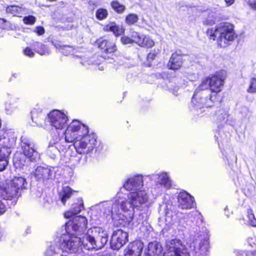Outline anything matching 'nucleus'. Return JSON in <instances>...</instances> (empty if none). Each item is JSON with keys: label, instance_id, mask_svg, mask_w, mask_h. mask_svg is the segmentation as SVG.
Returning <instances> with one entry per match:
<instances>
[{"label": "nucleus", "instance_id": "obj_64", "mask_svg": "<svg viewBox=\"0 0 256 256\" xmlns=\"http://www.w3.org/2000/svg\"><path fill=\"white\" fill-rule=\"evenodd\" d=\"M100 70H103V68H102V67L100 66V67H99L98 68Z\"/></svg>", "mask_w": 256, "mask_h": 256}, {"label": "nucleus", "instance_id": "obj_49", "mask_svg": "<svg viewBox=\"0 0 256 256\" xmlns=\"http://www.w3.org/2000/svg\"><path fill=\"white\" fill-rule=\"evenodd\" d=\"M6 210V206L1 200H0V216L4 214Z\"/></svg>", "mask_w": 256, "mask_h": 256}, {"label": "nucleus", "instance_id": "obj_41", "mask_svg": "<svg viewBox=\"0 0 256 256\" xmlns=\"http://www.w3.org/2000/svg\"><path fill=\"white\" fill-rule=\"evenodd\" d=\"M248 217L250 224L253 226H256V219L251 210L248 211Z\"/></svg>", "mask_w": 256, "mask_h": 256}, {"label": "nucleus", "instance_id": "obj_40", "mask_svg": "<svg viewBox=\"0 0 256 256\" xmlns=\"http://www.w3.org/2000/svg\"><path fill=\"white\" fill-rule=\"evenodd\" d=\"M248 92H256V78H253L250 79V86L247 90Z\"/></svg>", "mask_w": 256, "mask_h": 256}, {"label": "nucleus", "instance_id": "obj_6", "mask_svg": "<svg viewBox=\"0 0 256 256\" xmlns=\"http://www.w3.org/2000/svg\"><path fill=\"white\" fill-rule=\"evenodd\" d=\"M190 230V236H193L190 248L194 251V256H208L209 237L206 228L196 225L193 226Z\"/></svg>", "mask_w": 256, "mask_h": 256}, {"label": "nucleus", "instance_id": "obj_37", "mask_svg": "<svg viewBox=\"0 0 256 256\" xmlns=\"http://www.w3.org/2000/svg\"><path fill=\"white\" fill-rule=\"evenodd\" d=\"M138 19V16L136 14L131 13L126 16L125 22L128 25H132L135 24Z\"/></svg>", "mask_w": 256, "mask_h": 256}, {"label": "nucleus", "instance_id": "obj_61", "mask_svg": "<svg viewBox=\"0 0 256 256\" xmlns=\"http://www.w3.org/2000/svg\"><path fill=\"white\" fill-rule=\"evenodd\" d=\"M225 157H226V159L227 160L228 162H229L230 160H229L228 158H227L226 156H225Z\"/></svg>", "mask_w": 256, "mask_h": 256}, {"label": "nucleus", "instance_id": "obj_14", "mask_svg": "<svg viewBox=\"0 0 256 256\" xmlns=\"http://www.w3.org/2000/svg\"><path fill=\"white\" fill-rule=\"evenodd\" d=\"M144 186V176L142 174H135L127 178L123 184V188L132 192L139 190Z\"/></svg>", "mask_w": 256, "mask_h": 256}, {"label": "nucleus", "instance_id": "obj_50", "mask_svg": "<svg viewBox=\"0 0 256 256\" xmlns=\"http://www.w3.org/2000/svg\"><path fill=\"white\" fill-rule=\"evenodd\" d=\"M6 130L2 128V120L0 119V140L4 138Z\"/></svg>", "mask_w": 256, "mask_h": 256}, {"label": "nucleus", "instance_id": "obj_48", "mask_svg": "<svg viewBox=\"0 0 256 256\" xmlns=\"http://www.w3.org/2000/svg\"><path fill=\"white\" fill-rule=\"evenodd\" d=\"M34 32H36L38 35L41 36L44 34L45 30L42 26H39L36 27Z\"/></svg>", "mask_w": 256, "mask_h": 256}, {"label": "nucleus", "instance_id": "obj_36", "mask_svg": "<svg viewBox=\"0 0 256 256\" xmlns=\"http://www.w3.org/2000/svg\"><path fill=\"white\" fill-rule=\"evenodd\" d=\"M110 6L112 9L118 14H122L126 10V6L116 0L112 1L110 4Z\"/></svg>", "mask_w": 256, "mask_h": 256}, {"label": "nucleus", "instance_id": "obj_44", "mask_svg": "<svg viewBox=\"0 0 256 256\" xmlns=\"http://www.w3.org/2000/svg\"><path fill=\"white\" fill-rule=\"evenodd\" d=\"M121 42L124 44H132V41L130 36H123L121 38Z\"/></svg>", "mask_w": 256, "mask_h": 256}, {"label": "nucleus", "instance_id": "obj_1", "mask_svg": "<svg viewBox=\"0 0 256 256\" xmlns=\"http://www.w3.org/2000/svg\"><path fill=\"white\" fill-rule=\"evenodd\" d=\"M50 124L58 130H62L67 126L63 135L64 142L73 143L78 155L72 156L71 160L84 164L90 154L99 152L103 149V145L98 140L94 132H89L87 126L77 120H73L68 124V118L64 112L54 110L48 114Z\"/></svg>", "mask_w": 256, "mask_h": 256}, {"label": "nucleus", "instance_id": "obj_27", "mask_svg": "<svg viewBox=\"0 0 256 256\" xmlns=\"http://www.w3.org/2000/svg\"><path fill=\"white\" fill-rule=\"evenodd\" d=\"M44 256H68L64 254L62 250L56 245H50L44 252Z\"/></svg>", "mask_w": 256, "mask_h": 256}, {"label": "nucleus", "instance_id": "obj_62", "mask_svg": "<svg viewBox=\"0 0 256 256\" xmlns=\"http://www.w3.org/2000/svg\"><path fill=\"white\" fill-rule=\"evenodd\" d=\"M81 64H82V65H84V66H86V64H85V63H84V62H81Z\"/></svg>", "mask_w": 256, "mask_h": 256}, {"label": "nucleus", "instance_id": "obj_42", "mask_svg": "<svg viewBox=\"0 0 256 256\" xmlns=\"http://www.w3.org/2000/svg\"><path fill=\"white\" fill-rule=\"evenodd\" d=\"M36 21V18L33 16H28L23 18V22L26 24H34Z\"/></svg>", "mask_w": 256, "mask_h": 256}, {"label": "nucleus", "instance_id": "obj_38", "mask_svg": "<svg viewBox=\"0 0 256 256\" xmlns=\"http://www.w3.org/2000/svg\"><path fill=\"white\" fill-rule=\"evenodd\" d=\"M108 16V12L104 8L98 9L96 13V16L98 20H103L106 19Z\"/></svg>", "mask_w": 256, "mask_h": 256}, {"label": "nucleus", "instance_id": "obj_53", "mask_svg": "<svg viewBox=\"0 0 256 256\" xmlns=\"http://www.w3.org/2000/svg\"><path fill=\"white\" fill-rule=\"evenodd\" d=\"M241 112L244 117H247L249 116L250 114V111L248 109L246 108H242Z\"/></svg>", "mask_w": 256, "mask_h": 256}, {"label": "nucleus", "instance_id": "obj_19", "mask_svg": "<svg viewBox=\"0 0 256 256\" xmlns=\"http://www.w3.org/2000/svg\"><path fill=\"white\" fill-rule=\"evenodd\" d=\"M144 244L140 240L134 241L128 244L124 251V256H140Z\"/></svg>", "mask_w": 256, "mask_h": 256}, {"label": "nucleus", "instance_id": "obj_59", "mask_svg": "<svg viewBox=\"0 0 256 256\" xmlns=\"http://www.w3.org/2000/svg\"><path fill=\"white\" fill-rule=\"evenodd\" d=\"M6 22V20L2 18V19H0V23H4V22Z\"/></svg>", "mask_w": 256, "mask_h": 256}, {"label": "nucleus", "instance_id": "obj_17", "mask_svg": "<svg viewBox=\"0 0 256 256\" xmlns=\"http://www.w3.org/2000/svg\"><path fill=\"white\" fill-rule=\"evenodd\" d=\"M178 206L182 209H190L194 206V198L186 191L180 192L178 196Z\"/></svg>", "mask_w": 256, "mask_h": 256}, {"label": "nucleus", "instance_id": "obj_55", "mask_svg": "<svg viewBox=\"0 0 256 256\" xmlns=\"http://www.w3.org/2000/svg\"><path fill=\"white\" fill-rule=\"evenodd\" d=\"M235 0H224V2L227 6H230L232 4Z\"/></svg>", "mask_w": 256, "mask_h": 256}, {"label": "nucleus", "instance_id": "obj_63", "mask_svg": "<svg viewBox=\"0 0 256 256\" xmlns=\"http://www.w3.org/2000/svg\"><path fill=\"white\" fill-rule=\"evenodd\" d=\"M228 206H226L225 208H224V210L226 211V210H228Z\"/></svg>", "mask_w": 256, "mask_h": 256}, {"label": "nucleus", "instance_id": "obj_16", "mask_svg": "<svg viewBox=\"0 0 256 256\" xmlns=\"http://www.w3.org/2000/svg\"><path fill=\"white\" fill-rule=\"evenodd\" d=\"M128 234L118 229L114 230L110 241L111 248L113 250H118L128 240Z\"/></svg>", "mask_w": 256, "mask_h": 256}, {"label": "nucleus", "instance_id": "obj_57", "mask_svg": "<svg viewBox=\"0 0 256 256\" xmlns=\"http://www.w3.org/2000/svg\"><path fill=\"white\" fill-rule=\"evenodd\" d=\"M206 24H210V25H212L213 24H214V22L212 20V22H208V20H206Z\"/></svg>", "mask_w": 256, "mask_h": 256}, {"label": "nucleus", "instance_id": "obj_24", "mask_svg": "<svg viewBox=\"0 0 256 256\" xmlns=\"http://www.w3.org/2000/svg\"><path fill=\"white\" fill-rule=\"evenodd\" d=\"M182 56L176 53L172 54L168 64L169 69L177 70L182 66Z\"/></svg>", "mask_w": 256, "mask_h": 256}, {"label": "nucleus", "instance_id": "obj_29", "mask_svg": "<svg viewBox=\"0 0 256 256\" xmlns=\"http://www.w3.org/2000/svg\"><path fill=\"white\" fill-rule=\"evenodd\" d=\"M154 44V42L148 36L142 34L138 46L141 47L152 48Z\"/></svg>", "mask_w": 256, "mask_h": 256}, {"label": "nucleus", "instance_id": "obj_46", "mask_svg": "<svg viewBox=\"0 0 256 256\" xmlns=\"http://www.w3.org/2000/svg\"><path fill=\"white\" fill-rule=\"evenodd\" d=\"M40 197H42L43 198V204L44 206L45 207H47L48 204H50V203L52 202L51 198H47L44 194H40Z\"/></svg>", "mask_w": 256, "mask_h": 256}, {"label": "nucleus", "instance_id": "obj_30", "mask_svg": "<svg viewBox=\"0 0 256 256\" xmlns=\"http://www.w3.org/2000/svg\"><path fill=\"white\" fill-rule=\"evenodd\" d=\"M72 190L70 187H63L62 192L60 194V198L64 204H65L67 200L72 196Z\"/></svg>", "mask_w": 256, "mask_h": 256}, {"label": "nucleus", "instance_id": "obj_43", "mask_svg": "<svg viewBox=\"0 0 256 256\" xmlns=\"http://www.w3.org/2000/svg\"><path fill=\"white\" fill-rule=\"evenodd\" d=\"M16 138H11L8 140V144L2 145V147L6 148L11 150V148H12L16 144Z\"/></svg>", "mask_w": 256, "mask_h": 256}, {"label": "nucleus", "instance_id": "obj_5", "mask_svg": "<svg viewBox=\"0 0 256 256\" xmlns=\"http://www.w3.org/2000/svg\"><path fill=\"white\" fill-rule=\"evenodd\" d=\"M206 34L210 39L216 40L218 44L221 47L226 46L236 37L233 25L229 23H221L216 26L214 29L208 28Z\"/></svg>", "mask_w": 256, "mask_h": 256}, {"label": "nucleus", "instance_id": "obj_11", "mask_svg": "<svg viewBox=\"0 0 256 256\" xmlns=\"http://www.w3.org/2000/svg\"><path fill=\"white\" fill-rule=\"evenodd\" d=\"M149 180L154 182L153 188L158 194L162 193L164 189L169 190L172 186L169 174L165 172H160L147 176Z\"/></svg>", "mask_w": 256, "mask_h": 256}, {"label": "nucleus", "instance_id": "obj_39", "mask_svg": "<svg viewBox=\"0 0 256 256\" xmlns=\"http://www.w3.org/2000/svg\"><path fill=\"white\" fill-rule=\"evenodd\" d=\"M130 36L131 38L132 42L136 43L138 45L142 34L135 32L132 29H130Z\"/></svg>", "mask_w": 256, "mask_h": 256}, {"label": "nucleus", "instance_id": "obj_33", "mask_svg": "<svg viewBox=\"0 0 256 256\" xmlns=\"http://www.w3.org/2000/svg\"><path fill=\"white\" fill-rule=\"evenodd\" d=\"M178 214H175L171 211H168L166 214V222L167 224L172 225L177 222L176 215Z\"/></svg>", "mask_w": 256, "mask_h": 256}, {"label": "nucleus", "instance_id": "obj_56", "mask_svg": "<svg viewBox=\"0 0 256 256\" xmlns=\"http://www.w3.org/2000/svg\"><path fill=\"white\" fill-rule=\"evenodd\" d=\"M4 229L0 226V240L2 238V236L4 235Z\"/></svg>", "mask_w": 256, "mask_h": 256}, {"label": "nucleus", "instance_id": "obj_25", "mask_svg": "<svg viewBox=\"0 0 256 256\" xmlns=\"http://www.w3.org/2000/svg\"><path fill=\"white\" fill-rule=\"evenodd\" d=\"M84 209V204L82 200L80 198L78 200L77 203L74 204L70 209L64 213V216L66 218L76 216V215L80 213Z\"/></svg>", "mask_w": 256, "mask_h": 256}, {"label": "nucleus", "instance_id": "obj_8", "mask_svg": "<svg viewBox=\"0 0 256 256\" xmlns=\"http://www.w3.org/2000/svg\"><path fill=\"white\" fill-rule=\"evenodd\" d=\"M27 186L26 180L22 177H14L8 182L6 186L0 188V194L4 199L13 200L15 204L18 196L20 195V190L25 189Z\"/></svg>", "mask_w": 256, "mask_h": 256}, {"label": "nucleus", "instance_id": "obj_45", "mask_svg": "<svg viewBox=\"0 0 256 256\" xmlns=\"http://www.w3.org/2000/svg\"><path fill=\"white\" fill-rule=\"evenodd\" d=\"M24 55L30 57L32 58L34 56V52L28 47L26 48L23 51Z\"/></svg>", "mask_w": 256, "mask_h": 256}, {"label": "nucleus", "instance_id": "obj_15", "mask_svg": "<svg viewBox=\"0 0 256 256\" xmlns=\"http://www.w3.org/2000/svg\"><path fill=\"white\" fill-rule=\"evenodd\" d=\"M55 170L54 168L48 166H38L34 172V176L38 181L44 182L49 180H52L54 176Z\"/></svg>", "mask_w": 256, "mask_h": 256}, {"label": "nucleus", "instance_id": "obj_13", "mask_svg": "<svg viewBox=\"0 0 256 256\" xmlns=\"http://www.w3.org/2000/svg\"><path fill=\"white\" fill-rule=\"evenodd\" d=\"M164 256H190L186 246L178 239L166 242Z\"/></svg>", "mask_w": 256, "mask_h": 256}, {"label": "nucleus", "instance_id": "obj_23", "mask_svg": "<svg viewBox=\"0 0 256 256\" xmlns=\"http://www.w3.org/2000/svg\"><path fill=\"white\" fill-rule=\"evenodd\" d=\"M11 153L8 148L0 144V172L4 170L8 163V156Z\"/></svg>", "mask_w": 256, "mask_h": 256}, {"label": "nucleus", "instance_id": "obj_2", "mask_svg": "<svg viewBox=\"0 0 256 256\" xmlns=\"http://www.w3.org/2000/svg\"><path fill=\"white\" fill-rule=\"evenodd\" d=\"M149 204V194L145 190L130 192L127 199L120 202L106 201L99 204L106 215H112L116 224L126 226L133 220L134 209L140 210Z\"/></svg>", "mask_w": 256, "mask_h": 256}, {"label": "nucleus", "instance_id": "obj_20", "mask_svg": "<svg viewBox=\"0 0 256 256\" xmlns=\"http://www.w3.org/2000/svg\"><path fill=\"white\" fill-rule=\"evenodd\" d=\"M67 146L62 144L58 142H50L46 150V154L50 158L54 159L60 152L66 150Z\"/></svg>", "mask_w": 256, "mask_h": 256}, {"label": "nucleus", "instance_id": "obj_26", "mask_svg": "<svg viewBox=\"0 0 256 256\" xmlns=\"http://www.w3.org/2000/svg\"><path fill=\"white\" fill-rule=\"evenodd\" d=\"M105 32H112L114 34L118 36L124 33V29L122 26L117 25L115 22H110L104 28Z\"/></svg>", "mask_w": 256, "mask_h": 256}, {"label": "nucleus", "instance_id": "obj_18", "mask_svg": "<svg viewBox=\"0 0 256 256\" xmlns=\"http://www.w3.org/2000/svg\"><path fill=\"white\" fill-rule=\"evenodd\" d=\"M96 43L98 48L104 52L111 54L116 50V43L112 40L101 38L97 40Z\"/></svg>", "mask_w": 256, "mask_h": 256}, {"label": "nucleus", "instance_id": "obj_28", "mask_svg": "<svg viewBox=\"0 0 256 256\" xmlns=\"http://www.w3.org/2000/svg\"><path fill=\"white\" fill-rule=\"evenodd\" d=\"M34 50L40 55L43 56L50 54V50L45 44L40 42H35L32 44Z\"/></svg>", "mask_w": 256, "mask_h": 256}, {"label": "nucleus", "instance_id": "obj_60", "mask_svg": "<svg viewBox=\"0 0 256 256\" xmlns=\"http://www.w3.org/2000/svg\"><path fill=\"white\" fill-rule=\"evenodd\" d=\"M249 240H252V238H248V242H249Z\"/></svg>", "mask_w": 256, "mask_h": 256}, {"label": "nucleus", "instance_id": "obj_4", "mask_svg": "<svg viewBox=\"0 0 256 256\" xmlns=\"http://www.w3.org/2000/svg\"><path fill=\"white\" fill-rule=\"evenodd\" d=\"M108 236L101 227L95 226L88 230L82 236L83 247L88 250H98L104 247L108 242Z\"/></svg>", "mask_w": 256, "mask_h": 256}, {"label": "nucleus", "instance_id": "obj_51", "mask_svg": "<svg viewBox=\"0 0 256 256\" xmlns=\"http://www.w3.org/2000/svg\"><path fill=\"white\" fill-rule=\"evenodd\" d=\"M156 56V52H152L148 54L147 58L148 60H152L155 58Z\"/></svg>", "mask_w": 256, "mask_h": 256}, {"label": "nucleus", "instance_id": "obj_47", "mask_svg": "<svg viewBox=\"0 0 256 256\" xmlns=\"http://www.w3.org/2000/svg\"><path fill=\"white\" fill-rule=\"evenodd\" d=\"M251 8L256 10V0H245Z\"/></svg>", "mask_w": 256, "mask_h": 256}, {"label": "nucleus", "instance_id": "obj_10", "mask_svg": "<svg viewBox=\"0 0 256 256\" xmlns=\"http://www.w3.org/2000/svg\"><path fill=\"white\" fill-rule=\"evenodd\" d=\"M226 74L224 70H220L205 78L200 84V88L208 89L211 92L216 95L222 91Z\"/></svg>", "mask_w": 256, "mask_h": 256}, {"label": "nucleus", "instance_id": "obj_22", "mask_svg": "<svg viewBox=\"0 0 256 256\" xmlns=\"http://www.w3.org/2000/svg\"><path fill=\"white\" fill-rule=\"evenodd\" d=\"M162 246L158 242H150L145 250L144 256H158L162 253Z\"/></svg>", "mask_w": 256, "mask_h": 256}, {"label": "nucleus", "instance_id": "obj_31", "mask_svg": "<svg viewBox=\"0 0 256 256\" xmlns=\"http://www.w3.org/2000/svg\"><path fill=\"white\" fill-rule=\"evenodd\" d=\"M53 44L56 48L58 49L64 55L68 56L73 54L74 53V49L72 47L70 46H62L60 44H54L52 42Z\"/></svg>", "mask_w": 256, "mask_h": 256}, {"label": "nucleus", "instance_id": "obj_34", "mask_svg": "<svg viewBox=\"0 0 256 256\" xmlns=\"http://www.w3.org/2000/svg\"><path fill=\"white\" fill-rule=\"evenodd\" d=\"M8 13L12 14L14 16H19V14H22L23 10L22 8L16 6H8L6 9Z\"/></svg>", "mask_w": 256, "mask_h": 256}, {"label": "nucleus", "instance_id": "obj_52", "mask_svg": "<svg viewBox=\"0 0 256 256\" xmlns=\"http://www.w3.org/2000/svg\"><path fill=\"white\" fill-rule=\"evenodd\" d=\"M236 256H252V254L244 251H238Z\"/></svg>", "mask_w": 256, "mask_h": 256}, {"label": "nucleus", "instance_id": "obj_35", "mask_svg": "<svg viewBox=\"0 0 256 256\" xmlns=\"http://www.w3.org/2000/svg\"><path fill=\"white\" fill-rule=\"evenodd\" d=\"M18 108V106H15L14 102H6L4 104L5 112L8 115H12Z\"/></svg>", "mask_w": 256, "mask_h": 256}, {"label": "nucleus", "instance_id": "obj_7", "mask_svg": "<svg viewBox=\"0 0 256 256\" xmlns=\"http://www.w3.org/2000/svg\"><path fill=\"white\" fill-rule=\"evenodd\" d=\"M216 99V94H213L208 89L200 88L199 85L194 91L191 100L190 108L192 111H196L198 114L202 113L205 108L211 107Z\"/></svg>", "mask_w": 256, "mask_h": 256}, {"label": "nucleus", "instance_id": "obj_21", "mask_svg": "<svg viewBox=\"0 0 256 256\" xmlns=\"http://www.w3.org/2000/svg\"><path fill=\"white\" fill-rule=\"evenodd\" d=\"M216 120L222 126L228 124L233 126L234 124V120L230 117L227 111L224 110H220L216 113Z\"/></svg>", "mask_w": 256, "mask_h": 256}, {"label": "nucleus", "instance_id": "obj_12", "mask_svg": "<svg viewBox=\"0 0 256 256\" xmlns=\"http://www.w3.org/2000/svg\"><path fill=\"white\" fill-rule=\"evenodd\" d=\"M71 218L65 225L67 234L74 236L75 234H80L86 230L88 222L84 216H78Z\"/></svg>", "mask_w": 256, "mask_h": 256}, {"label": "nucleus", "instance_id": "obj_3", "mask_svg": "<svg viewBox=\"0 0 256 256\" xmlns=\"http://www.w3.org/2000/svg\"><path fill=\"white\" fill-rule=\"evenodd\" d=\"M20 147L22 152H16L13 157V164L16 168H22L26 164L27 160L28 161L35 162L40 158L36 146L31 139L22 136Z\"/></svg>", "mask_w": 256, "mask_h": 256}, {"label": "nucleus", "instance_id": "obj_32", "mask_svg": "<svg viewBox=\"0 0 256 256\" xmlns=\"http://www.w3.org/2000/svg\"><path fill=\"white\" fill-rule=\"evenodd\" d=\"M41 116V110L38 111L36 108H34L31 112V117L32 121L34 122L35 124L38 126H42V124L40 120V118Z\"/></svg>", "mask_w": 256, "mask_h": 256}, {"label": "nucleus", "instance_id": "obj_54", "mask_svg": "<svg viewBox=\"0 0 256 256\" xmlns=\"http://www.w3.org/2000/svg\"><path fill=\"white\" fill-rule=\"evenodd\" d=\"M20 102V98L18 97H14L10 101V102H13L15 106H18V104Z\"/></svg>", "mask_w": 256, "mask_h": 256}, {"label": "nucleus", "instance_id": "obj_58", "mask_svg": "<svg viewBox=\"0 0 256 256\" xmlns=\"http://www.w3.org/2000/svg\"><path fill=\"white\" fill-rule=\"evenodd\" d=\"M178 87H176V88H174V94H176L175 92L178 91Z\"/></svg>", "mask_w": 256, "mask_h": 256}, {"label": "nucleus", "instance_id": "obj_9", "mask_svg": "<svg viewBox=\"0 0 256 256\" xmlns=\"http://www.w3.org/2000/svg\"><path fill=\"white\" fill-rule=\"evenodd\" d=\"M82 237L80 238L70 234H63L58 242L51 244L56 245L62 250V252L76 254L82 250L83 244Z\"/></svg>", "mask_w": 256, "mask_h": 256}]
</instances>
